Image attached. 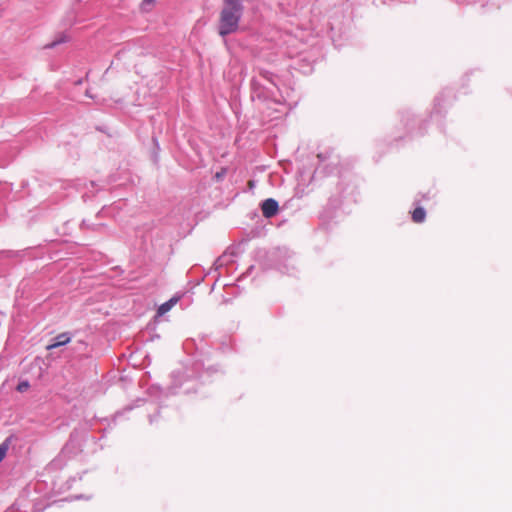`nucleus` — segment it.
Returning <instances> with one entry per match:
<instances>
[{"label": "nucleus", "instance_id": "nucleus-12", "mask_svg": "<svg viewBox=\"0 0 512 512\" xmlns=\"http://www.w3.org/2000/svg\"><path fill=\"white\" fill-rule=\"evenodd\" d=\"M8 185L7 184H0V190H7Z\"/></svg>", "mask_w": 512, "mask_h": 512}, {"label": "nucleus", "instance_id": "nucleus-9", "mask_svg": "<svg viewBox=\"0 0 512 512\" xmlns=\"http://www.w3.org/2000/svg\"><path fill=\"white\" fill-rule=\"evenodd\" d=\"M66 41H67V37H66V36H62V37H60L59 39L54 40L53 42H51V43H49V44L45 45V48H49V49H51V48H54V47H56L57 45H59V44H61V43H64V42H66Z\"/></svg>", "mask_w": 512, "mask_h": 512}, {"label": "nucleus", "instance_id": "nucleus-3", "mask_svg": "<svg viewBox=\"0 0 512 512\" xmlns=\"http://www.w3.org/2000/svg\"><path fill=\"white\" fill-rule=\"evenodd\" d=\"M72 335L69 332L58 334L54 339L53 343L48 345L47 349H55L68 344L71 341Z\"/></svg>", "mask_w": 512, "mask_h": 512}, {"label": "nucleus", "instance_id": "nucleus-14", "mask_svg": "<svg viewBox=\"0 0 512 512\" xmlns=\"http://www.w3.org/2000/svg\"><path fill=\"white\" fill-rule=\"evenodd\" d=\"M216 177H217V178H221V177H222V174H221V173H217V174H216Z\"/></svg>", "mask_w": 512, "mask_h": 512}, {"label": "nucleus", "instance_id": "nucleus-11", "mask_svg": "<svg viewBox=\"0 0 512 512\" xmlns=\"http://www.w3.org/2000/svg\"><path fill=\"white\" fill-rule=\"evenodd\" d=\"M154 1H155V0H143L141 5H142V6H145V5H148V4L153 3Z\"/></svg>", "mask_w": 512, "mask_h": 512}, {"label": "nucleus", "instance_id": "nucleus-7", "mask_svg": "<svg viewBox=\"0 0 512 512\" xmlns=\"http://www.w3.org/2000/svg\"><path fill=\"white\" fill-rule=\"evenodd\" d=\"M259 76L274 85L276 84L275 83L276 76L268 70H263V69L259 70Z\"/></svg>", "mask_w": 512, "mask_h": 512}, {"label": "nucleus", "instance_id": "nucleus-6", "mask_svg": "<svg viewBox=\"0 0 512 512\" xmlns=\"http://www.w3.org/2000/svg\"><path fill=\"white\" fill-rule=\"evenodd\" d=\"M12 442V436L7 437L1 444H0V462L5 458L7 451L11 445Z\"/></svg>", "mask_w": 512, "mask_h": 512}, {"label": "nucleus", "instance_id": "nucleus-13", "mask_svg": "<svg viewBox=\"0 0 512 512\" xmlns=\"http://www.w3.org/2000/svg\"><path fill=\"white\" fill-rule=\"evenodd\" d=\"M79 345H80L81 347H86V343H85V342H83V341L79 342Z\"/></svg>", "mask_w": 512, "mask_h": 512}, {"label": "nucleus", "instance_id": "nucleus-4", "mask_svg": "<svg viewBox=\"0 0 512 512\" xmlns=\"http://www.w3.org/2000/svg\"><path fill=\"white\" fill-rule=\"evenodd\" d=\"M177 301H178V298L173 297V298L169 299L168 301L164 302L163 304H161L158 308V314L164 315L165 313L170 311V309L177 303Z\"/></svg>", "mask_w": 512, "mask_h": 512}, {"label": "nucleus", "instance_id": "nucleus-10", "mask_svg": "<svg viewBox=\"0 0 512 512\" xmlns=\"http://www.w3.org/2000/svg\"><path fill=\"white\" fill-rule=\"evenodd\" d=\"M30 387V384L28 381H20L17 385V391L18 392H25L26 390H28V388Z\"/></svg>", "mask_w": 512, "mask_h": 512}, {"label": "nucleus", "instance_id": "nucleus-1", "mask_svg": "<svg viewBox=\"0 0 512 512\" xmlns=\"http://www.w3.org/2000/svg\"><path fill=\"white\" fill-rule=\"evenodd\" d=\"M243 13L244 5L242 0H223L218 23L219 35L226 37L237 32Z\"/></svg>", "mask_w": 512, "mask_h": 512}, {"label": "nucleus", "instance_id": "nucleus-5", "mask_svg": "<svg viewBox=\"0 0 512 512\" xmlns=\"http://www.w3.org/2000/svg\"><path fill=\"white\" fill-rule=\"evenodd\" d=\"M426 218V211L423 207H417L412 212V220L416 223H422Z\"/></svg>", "mask_w": 512, "mask_h": 512}, {"label": "nucleus", "instance_id": "nucleus-2", "mask_svg": "<svg viewBox=\"0 0 512 512\" xmlns=\"http://www.w3.org/2000/svg\"><path fill=\"white\" fill-rule=\"evenodd\" d=\"M262 214L265 218H271L278 213L279 204L273 198H267L261 203Z\"/></svg>", "mask_w": 512, "mask_h": 512}, {"label": "nucleus", "instance_id": "nucleus-8", "mask_svg": "<svg viewBox=\"0 0 512 512\" xmlns=\"http://www.w3.org/2000/svg\"><path fill=\"white\" fill-rule=\"evenodd\" d=\"M1 254L7 258H16L22 256V251L6 250L2 251Z\"/></svg>", "mask_w": 512, "mask_h": 512}]
</instances>
